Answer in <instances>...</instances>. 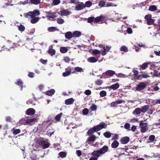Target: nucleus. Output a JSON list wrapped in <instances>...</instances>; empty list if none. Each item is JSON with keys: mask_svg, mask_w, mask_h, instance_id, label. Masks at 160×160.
<instances>
[{"mask_svg": "<svg viewBox=\"0 0 160 160\" xmlns=\"http://www.w3.org/2000/svg\"><path fill=\"white\" fill-rule=\"evenodd\" d=\"M107 126V124L104 122H101L98 125L94 126L92 128L89 129L87 133L88 135H91L94 132L99 131L103 128H106Z\"/></svg>", "mask_w": 160, "mask_h": 160, "instance_id": "1", "label": "nucleus"}, {"mask_svg": "<svg viewBox=\"0 0 160 160\" xmlns=\"http://www.w3.org/2000/svg\"><path fill=\"white\" fill-rule=\"evenodd\" d=\"M40 14V12L38 10H35L33 12L30 11L24 14V16L28 18L32 19L31 20H38L39 18L36 17L39 15Z\"/></svg>", "mask_w": 160, "mask_h": 160, "instance_id": "2", "label": "nucleus"}, {"mask_svg": "<svg viewBox=\"0 0 160 160\" xmlns=\"http://www.w3.org/2000/svg\"><path fill=\"white\" fill-rule=\"evenodd\" d=\"M37 143L41 146L43 149H45L49 147L50 143L48 139L40 138L37 140Z\"/></svg>", "mask_w": 160, "mask_h": 160, "instance_id": "3", "label": "nucleus"}, {"mask_svg": "<svg viewBox=\"0 0 160 160\" xmlns=\"http://www.w3.org/2000/svg\"><path fill=\"white\" fill-rule=\"evenodd\" d=\"M147 86V84L144 82H140L138 85H137L136 88V89L138 91H140L143 90L145 89Z\"/></svg>", "mask_w": 160, "mask_h": 160, "instance_id": "4", "label": "nucleus"}, {"mask_svg": "<svg viewBox=\"0 0 160 160\" xmlns=\"http://www.w3.org/2000/svg\"><path fill=\"white\" fill-rule=\"evenodd\" d=\"M107 18L104 15H101L99 17L95 18L93 17H91L88 18V20H104L107 19Z\"/></svg>", "mask_w": 160, "mask_h": 160, "instance_id": "5", "label": "nucleus"}, {"mask_svg": "<svg viewBox=\"0 0 160 160\" xmlns=\"http://www.w3.org/2000/svg\"><path fill=\"white\" fill-rule=\"evenodd\" d=\"M73 68L69 67L67 68H65V72L62 73V76L64 77H67L72 72H71L73 70Z\"/></svg>", "mask_w": 160, "mask_h": 160, "instance_id": "6", "label": "nucleus"}, {"mask_svg": "<svg viewBox=\"0 0 160 160\" xmlns=\"http://www.w3.org/2000/svg\"><path fill=\"white\" fill-rule=\"evenodd\" d=\"M46 17L48 19L54 18L57 17V13L55 12H51V11L46 12Z\"/></svg>", "mask_w": 160, "mask_h": 160, "instance_id": "7", "label": "nucleus"}, {"mask_svg": "<svg viewBox=\"0 0 160 160\" xmlns=\"http://www.w3.org/2000/svg\"><path fill=\"white\" fill-rule=\"evenodd\" d=\"M15 24L16 26L18 27V30L21 32H22L25 30V27L21 24V23H19L18 21H17L15 23Z\"/></svg>", "mask_w": 160, "mask_h": 160, "instance_id": "8", "label": "nucleus"}, {"mask_svg": "<svg viewBox=\"0 0 160 160\" xmlns=\"http://www.w3.org/2000/svg\"><path fill=\"white\" fill-rule=\"evenodd\" d=\"M85 8L84 4L82 2H79L75 6V9L78 11L82 10Z\"/></svg>", "mask_w": 160, "mask_h": 160, "instance_id": "9", "label": "nucleus"}, {"mask_svg": "<svg viewBox=\"0 0 160 160\" xmlns=\"http://www.w3.org/2000/svg\"><path fill=\"white\" fill-rule=\"evenodd\" d=\"M36 112L35 110L33 108L28 109L26 111V113L28 115L31 116L34 115Z\"/></svg>", "mask_w": 160, "mask_h": 160, "instance_id": "10", "label": "nucleus"}, {"mask_svg": "<svg viewBox=\"0 0 160 160\" xmlns=\"http://www.w3.org/2000/svg\"><path fill=\"white\" fill-rule=\"evenodd\" d=\"M132 72L133 73V78L135 80H138L140 79V75H138V72L136 70H133Z\"/></svg>", "mask_w": 160, "mask_h": 160, "instance_id": "11", "label": "nucleus"}, {"mask_svg": "<svg viewBox=\"0 0 160 160\" xmlns=\"http://www.w3.org/2000/svg\"><path fill=\"white\" fill-rule=\"evenodd\" d=\"M109 147L108 146L104 145L102 148H101L99 150L101 154H104L108 151Z\"/></svg>", "mask_w": 160, "mask_h": 160, "instance_id": "12", "label": "nucleus"}, {"mask_svg": "<svg viewBox=\"0 0 160 160\" xmlns=\"http://www.w3.org/2000/svg\"><path fill=\"white\" fill-rule=\"evenodd\" d=\"M129 138L128 137L126 136L122 138L120 142L122 144H126L129 142Z\"/></svg>", "mask_w": 160, "mask_h": 160, "instance_id": "13", "label": "nucleus"}, {"mask_svg": "<svg viewBox=\"0 0 160 160\" xmlns=\"http://www.w3.org/2000/svg\"><path fill=\"white\" fill-rule=\"evenodd\" d=\"M104 21H88V22L90 23L92 25H97V23H102Z\"/></svg>", "mask_w": 160, "mask_h": 160, "instance_id": "14", "label": "nucleus"}, {"mask_svg": "<svg viewBox=\"0 0 160 160\" xmlns=\"http://www.w3.org/2000/svg\"><path fill=\"white\" fill-rule=\"evenodd\" d=\"M55 90L54 89H51L46 91L45 92V94L49 96H52L55 93Z\"/></svg>", "mask_w": 160, "mask_h": 160, "instance_id": "15", "label": "nucleus"}, {"mask_svg": "<svg viewBox=\"0 0 160 160\" xmlns=\"http://www.w3.org/2000/svg\"><path fill=\"white\" fill-rule=\"evenodd\" d=\"M92 154L94 157L97 158L99 157L102 154L99 150L94 151L92 152Z\"/></svg>", "mask_w": 160, "mask_h": 160, "instance_id": "16", "label": "nucleus"}, {"mask_svg": "<svg viewBox=\"0 0 160 160\" xmlns=\"http://www.w3.org/2000/svg\"><path fill=\"white\" fill-rule=\"evenodd\" d=\"M119 87V84L117 83L114 84L108 87L109 89H112L113 90H115L118 88Z\"/></svg>", "mask_w": 160, "mask_h": 160, "instance_id": "17", "label": "nucleus"}, {"mask_svg": "<svg viewBox=\"0 0 160 160\" xmlns=\"http://www.w3.org/2000/svg\"><path fill=\"white\" fill-rule=\"evenodd\" d=\"M74 101V99L73 98H69L65 100V103L67 105H70L73 103Z\"/></svg>", "mask_w": 160, "mask_h": 160, "instance_id": "18", "label": "nucleus"}, {"mask_svg": "<svg viewBox=\"0 0 160 160\" xmlns=\"http://www.w3.org/2000/svg\"><path fill=\"white\" fill-rule=\"evenodd\" d=\"M60 13L62 16H66L71 13V12L67 10H63L60 11Z\"/></svg>", "mask_w": 160, "mask_h": 160, "instance_id": "19", "label": "nucleus"}, {"mask_svg": "<svg viewBox=\"0 0 160 160\" xmlns=\"http://www.w3.org/2000/svg\"><path fill=\"white\" fill-rule=\"evenodd\" d=\"M51 48L49 47V49L48 51V52L51 56L54 55L56 53V51L55 49L52 48V47L51 46Z\"/></svg>", "mask_w": 160, "mask_h": 160, "instance_id": "20", "label": "nucleus"}, {"mask_svg": "<svg viewBox=\"0 0 160 160\" xmlns=\"http://www.w3.org/2000/svg\"><path fill=\"white\" fill-rule=\"evenodd\" d=\"M96 139V136L95 135H92L90 137L88 138L87 142H88V144H90V143L88 142H94L95 141Z\"/></svg>", "mask_w": 160, "mask_h": 160, "instance_id": "21", "label": "nucleus"}, {"mask_svg": "<svg viewBox=\"0 0 160 160\" xmlns=\"http://www.w3.org/2000/svg\"><path fill=\"white\" fill-rule=\"evenodd\" d=\"M73 69H74L73 71L72 72V73H74L75 72H83V69L81 67H75Z\"/></svg>", "mask_w": 160, "mask_h": 160, "instance_id": "22", "label": "nucleus"}, {"mask_svg": "<svg viewBox=\"0 0 160 160\" xmlns=\"http://www.w3.org/2000/svg\"><path fill=\"white\" fill-rule=\"evenodd\" d=\"M15 84L18 86L21 87V90H22L23 88V83L22 81L20 79L18 80L17 82L15 83Z\"/></svg>", "mask_w": 160, "mask_h": 160, "instance_id": "23", "label": "nucleus"}, {"mask_svg": "<svg viewBox=\"0 0 160 160\" xmlns=\"http://www.w3.org/2000/svg\"><path fill=\"white\" fill-rule=\"evenodd\" d=\"M81 35V32L78 31H75L72 33L73 38H79Z\"/></svg>", "mask_w": 160, "mask_h": 160, "instance_id": "24", "label": "nucleus"}, {"mask_svg": "<svg viewBox=\"0 0 160 160\" xmlns=\"http://www.w3.org/2000/svg\"><path fill=\"white\" fill-rule=\"evenodd\" d=\"M65 37L67 39H70L73 37L72 33L70 32H68L65 34Z\"/></svg>", "mask_w": 160, "mask_h": 160, "instance_id": "25", "label": "nucleus"}, {"mask_svg": "<svg viewBox=\"0 0 160 160\" xmlns=\"http://www.w3.org/2000/svg\"><path fill=\"white\" fill-rule=\"evenodd\" d=\"M119 143L117 140H114L111 144V147L113 148H116L119 145Z\"/></svg>", "mask_w": 160, "mask_h": 160, "instance_id": "26", "label": "nucleus"}, {"mask_svg": "<svg viewBox=\"0 0 160 160\" xmlns=\"http://www.w3.org/2000/svg\"><path fill=\"white\" fill-rule=\"evenodd\" d=\"M98 59L94 57H91L88 59V61L90 62H95L98 61Z\"/></svg>", "mask_w": 160, "mask_h": 160, "instance_id": "27", "label": "nucleus"}, {"mask_svg": "<svg viewBox=\"0 0 160 160\" xmlns=\"http://www.w3.org/2000/svg\"><path fill=\"white\" fill-rule=\"evenodd\" d=\"M149 108V106L148 105H145L142 107L141 109V112L145 113L148 110Z\"/></svg>", "mask_w": 160, "mask_h": 160, "instance_id": "28", "label": "nucleus"}, {"mask_svg": "<svg viewBox=\"0 0 160 160\" xmlns=\"http://www.w3.org/2000/svg\"><path fill=\"white\" fill-rule=\"evenodd\" d=\"M147 125L141 127L140 131L141 132L144 133L146 132L148 130Z\"/></svg>", "mask_w": 160, "mask_h": 160, "instance_id": "29", "label": "nucleus"}, {"mask_svg": "<svg viewBox=\"0 0 160 160\" xmlns=\"http://www.w3.org/2000/svg\"><path fill=\"white\" fill-rule=\"evenodd\" d=\"M149 64L148 62H145L142 65H140V68L143 70H144L146 69L148 67V64Z\"/></svg>", "mask_w": 160, "mask_h": 160, "instance_id": "30", "label": "nucleus"}, {"mask_svg": "<svg viewBox=\"0 0 160 160\" xmlns=\"http://www.w3.org/2000/svg\"><path fill=\"white\" fill-rule=\"evenodd\" d=\"M60 51L61 53H65L68 52V49L66 47H62L60 48Z\"/></svg>", "mask_w": 160, "mask_h": 160, "instance_id": "31", "label": "nucleus"}, {"mask_svg": "<svg viewBox=\"0 0 160 160\" xmlns=\"http://www.w3.org/2000/svg\"><path fill=\"white\" fill-rule=\"evenodd\" d=\"M115 74V72L111 70H108L106 72V74L107 76H112Z\"/></svg>", "mask_w": 160, "mask_h": 160, "instance_id": "32", "label": "nucleus"}, {"mask_svg": "<svg viewBox=\"0 0 160 160\" xmlns=\"http://www.w3.org/2000/svg\"><path fill=\"white\" fill-rule=\"evenodd\" d=\"M113 133H111L109 132H106L103 133V136L107 138H109L111 136Z\"/></svg>", "mask_w": 160, "mask_h": 160, "instance_id": "33", "label": "nucleus"}, {"mask_svg": "<svg viewBox=\"0 0 160 160\" xmlns=\"http://www.w3.org/2000/svg\"><path fill=\"white\" fill-rule=\"evenodd\" d=\"M141 109L139 108H137L135 109L134 110L133 112L132 113L133 114H136V115H138L141 113Z\"/></svg>", "mask_w": 160, "mask_h": 160, "instance_id": "34", "label": "nucleus"}, {"mask_svg": "<svg viewBox=\"0 0 160 160\" xmlns=\"http://www.w3.org/2000/svg\"><path fill=\"white\" fill-rule=\"evenodd\" d=\"M62 113L61 112L56 116L55 118V120L57 122H59L61 119V116L62 115Z\"/></svg>", "mask_w": 160, "mask_h": 160, "instance_id": "35", "label": "nucleus"}, {"mask_svg": "<svg viewBox=\"0 0 160 160\" xmlns=\"http://www.w3.org/2000/svg\"><path fill=\"white\" fill-rule=\"evenodd\" d=\"M35 118H32L30 119H28L26 120L25 122L27 124H29L31 122H34L36 120Z\"/></svg>", "mask_w": 160, "mask_h": 160, "instance_id": "36", "label": "nucleus"}, {"mask_svg": "<svg viewBox=\"0 0 160 160\" xmlns=\"http://www.w3.org/2000/svg\"><path fill=\"white\" fill-rule=\"evenodd\" d=\"M140 79L139 80L142 79L143 78H146L149 77L147 73L144 72L143 74H140Z\"/></svg>", "mask_w": 160, "mask_h": 160, "instance_id": "37", "label": "nucleus"}, {"mask_svg": "<svg viewBox=\"0 0 160 160\" xmlns=\"http://www.w3.org/2000/svg\"><path fill=\"white\" fill-rule=\"evenodd\" d=\"M157 7L155 5H153L149 7V10L151 11H154L157 10Z\"/></svg>", "mask_w": 160, "mask_h": 160, "instance_id": "38", "label": "nucleus"}, {"mask_svg": "<svg viewBox=\"0 0 160 160\" xmlns=\"http://www.w3.org/2000/svg\"><path fill=\"white\" fill-rule=\"evenodd\" d=\"M57 30V28L56 27H50L48 28V31L49 32H53Z\"/></svg>", "mask_w": 160, "mask_h": 160, "instance_id": "39", "label": "nucleus"}, {"mask_svg": "<svg viewBox=\"0 0 160 160\" xmlns=\"http://www.w3.org/2000/svg\"><path fill=\"white\" fill-rule=\"evenodd\" d=\"M59 155L62 158H63L66 156L67 153L64 152H61L59 153Z\"/></svg>", "mask_w": 160, "mask_h": 160, "instance_id": "40", "label": "nucleus"}, {"mask_svg": "<svg viewBox=\"0 0 160 160\" xmlns=\"http://www.w3.org/2000/svg\"><path fill=\"white\" fill-rule=\"evenodd\" d=\"M92 5V2L90 1H88L86 2L84 4L85 8L86 7H90Z\"/></svg>", "mask_w": 160, "mask_h": 160, "instance_id": "41", "label": "nucleus"}, {"mask_svg": "<svg viewBox=\"0 0 160 160\" xmlns=\"http://www.w3.org/2000/svg\"><path fill=\"white\" fill-rule=\"evenodd\" d=\"M12 133L13 135H16L19 134L20 132V129H12Z\"/></svg>", "mask_w": 160, "mask_h": 160, "instance_id": "42", "label": "nucleus"}, {"mask_svg": "<svg viewBox=\"0 0 160 160\" xmlns=\"http://www.w3.org/2000/svg\"><path fill=\"white\" fill-rule=\"evenodd\" d=\"M100 51L97 49H94L93 50L92 52V54L95 55H97L98 54H100Z\"/></svg>", "mask_w": 160, "mask_h": 160, "instance_id": "43", "label": "nucleus"}, {"mask_svg": "<svg viewBox=\"0 0 160 160\" xmlns=\"http://www.w3.org/2000/svg\"><path fill=\"white\" fill-rule=\"evenodd\" d=\"M154 21H147V24L148 25H154V26H157L158 24L154 23Z\"/></svg>", "mask_w": 160, "mask_h": 160, "instance_id": "44", "label": "nucleus"}, {"mask_svg": "<svg viewBox=\"0 0 160 160\" xmlns=\"http://www.w3.org/2000/svg\"><path fill=\"white\" fill-rule=\"evenodd\" d=\"M103 83V81L102 80L99 79L96 81L95 82V84L98 86L101 85Z\"/></svg>", "mask_w": 160, "mask_h": 160, "instance_id": "45", "label": "nucleus"}, {"mask_svg": "<svg viewBox=\"0 0 160 160\" xmlns=\"http://www.w3.org/2000/svg\"><path fill=\"white\" fill-rule=\"evenodd\" d=\"M120 50L125 52H127L128 51V48L124 46H122L120 48Z\"/></svg>", "mask_w": 160, "mask_h": 160, "instance_id": "46", "label": "nucleus"}, {"mask_svg": "<svg viewBox=\"0 0 160 160\" xmlns=\"http://www.w3.org/2000/svg\"><path fill=\"white\" fill-rule=\"evenodd\" d=\"M100 95L101 97H104L106 96L107 92L105 91L102 90L100 92Z\"/></svg>", "mask_w": 160, "mask_h": 160, "instance_id": "47", "label": "nucleus"}, {"mask_svg": "<svg viewBox=\"0 0 160 160\" xmlns=\"http://www.w3.org/2000/svg\"><path fill=\"white\" fill-rule=\"evenodd\" d=\"M89 112V110L87 108L84 109L82 110V114L83 115H87L88 114Z\"/></svg>", "mask_w": 160, "mask_h": 160, "instance_id": "48", "label": "nucleus"}, {"mask_svg": "<svg viewBox=\"0 0 160 160\" xmlns=\"http://www.w3.org/2000/svg\"><path fill=\"white\" fill-rule=\"evenodd\" d=\"M31 1L32 3L36 5L38 4L40 2V0H31Z\"/></svg>", "mask_w": 160, "mask_h": 160, "instance_id": "49", "label": "nucleus"}, {"mask_svg": "<svg viewBox=\"0 0 160 160\" xmlns=\"http://www.w3.org/2000/svg\"><path fill=\"white\" fill-rule=\"evenodd\" d=\"M145 18L146 20H154L151 19V15L150 14H148L146 15Z\"/></svg>", "mask_w": 160, "mask_h": 160, "instance_id": "50", "label": "nucleus"}, {"mask_svg": "<svg viewBox=\"0 0 160 160\" xmlns=\"http://www.w3.org/2000/svg\"><path fill=\"white\" fill-rule=\"evenodd\" d=\"M60 2V0H53L52 4L54 5H56L58 4Z\"/></svg>", "mask_w": 160, "mask_h": 160, "instance_id": "51", "label": "nucleus"}, {"mask_svg": "<svg viewBox=\"0 0 160 160\" xmlns=\"http://www.w3.org/2000/svg\"><path fill=\"white\" fill-rule=\"evenodd\" d=\"M63 58L64 61L67 63L69 62L70 61V58L68 56L64 57Z\"/></svg>", "mask_w": 160, "mask_h": 160, "instance_id": "52", "label": "nucleus"}, {"mask_svg": "<svg viewBox=\"0 0 160 160\" xmlns=\"http://www.w3.org/2000/svg\"><path fill=\"white\" fill-rule=\"evenodd\" d=\"M91 109L92 111H95L97 109V106L93 104L91 107Z\"/></svg>", "mask_w": 160, "mask_h": 160, "instance_id": "53", "label": "nucleus"}, {"mask_svg": "<svg viewBox=\"0 0 160 160\" xmlns=\"http://www.w3.org/2000/svg\"><path fill=\"white\" fill-rule=\"evenodd\" d=\"M155 139V136L154 135H150L149 137V140L151 141V142H153L154 139Z\"/></svg>", "mask_w": 160, "mask_h": 160, "instance_id": "54", "label": "nucleus"}, {"mask_svg": "<svg viewBox=\"0 0 160 160\" xmlns=\"http://www.w3.org/2000/svg\"><path fill=\"white\" fill-rule=\"evenodd\" d=\"M130 125L129 123H126L124 125V128L125 129H129L130 128Z\"/></svg>", "mask_w": 160, "mask_h": 160, "instance_id": "55", "label": "nucleus"}, {"mask_svg": "<svg viewBox=\"0 0 160 160\" xmlns=\"http://www.w3.org/2000/svg\"><path fill=\"white\" fill-rule=\"evenodd\" d=\"M34 73L32 72H29L28 76L30 78H33L34 77Z\"/></svg>", "mask_w": 160, "mask_h": 160, "instance_id": "56", "label": "nucleus"}, {"mask_svg": "<svg viewBox=\"0 0 160 160\" xmlns=\"http://www.w3.org/2000/svg\"><path fill=\"white\" fill-rule=\"evenodd\" d=\"M117 104L116 101L110 103V106H111V107H116L117 106Z\"/></svg>", "mask_w": 160, "mask_h": 160, "instance_id": "57", "label": "nucleus"}, {"mask_svg": "<svg viewBox=\"0 0 160 160\" xmlns=\"http://www.w3.org/2000/svg\"><path fill=\"white\" fill-rule=\"evenodd\" d=\"M84 93L87 95H90L91 93V92L90 90H87L84 92Z\"/></svg>", "mask_w": 160, "mask_h": 160, "instance_id": "58", "label": "nucleus"}, {"mask_svg": "<svg viewBox=\"0 0 160 160\" xmlns=\"http://www.w3.org/2000/svg\"><path fill=\"white\" fill-rule=\"evenodd\" d=\"M76 153L77 156L78 157H80L82 155V152L80 150H77Z\"/></svg>", "mask_w": 160, "mask_h": 160, "instance_id": "59", "label": "nucleus"}, {"mask_svg": "<svg viewBox=\"0 0 160 160\" xmlns=\"http://www.w3.org/2000/svg\"><path fill=\"white\" fill-rule=\"evenodd\" d=\"M137 129L136 126L134 125H133L132 126L131 129H129V130H131L132 131L134 132L136 131Z\"/></svg>", "mask_w": 160, "mask_h": 160, "instance_id": "60", "label": "nucleus"}, {"mask_svg": "<svg viewBox=\"0 0 160 160\" xmlns=\"http://www.w3.org/2000/svg\"><path fill=\"white\" fill-rule=\"evenodd\" d=\"M5 120L8 122H11L12 121V118L9 116L6 117Z\"/></svg>", "mask_w": 160, "mask_h": 160, "instance_id": "61", "label": "nucleus"}, {"mask_svg": "<svg viewBox=\"0 0 160 160\" xmlns=\"http://www.w3.org/2000/svg\"><path fill=\"white\" fill-rule=\"evenodd\" d=\"M146 125H147V123L143 122V121H141L139 124V126L140 127Z\"/></svg>", "mask_w": 160, "mask_h": 160, "instance_id": "62", "label": "nucleus"}, {"mask_svg": "<svg viewBox=\"0 0 160 160\" xmlns=\"http://www.w3.org/2000/svg\"><path fill=\"white\" fill-rule=\"evenodd\" d=\"M127 31L128 33L129 34H131L132 32V30L130 28H127Z\"/></svg>", "mask_w": 160, "mask_h": 160, "instance_id": "63", "label": "nucleus"}, {"mask_svg": "<svg viewBox=\"0 0 160 160\" xmlns=\"http://www.w3.org/2000/svg\"><path fill=\"white\" fill-rule=\"evenodd\" d=\"M105 3L103 1H101L98 4V5L100 6H101L102 7H103L105 5Z\"/></svg>", "mask_w": 160, "mask_h": 160, "instance_id": "64", "label": "nucleus"}]
</instances>
